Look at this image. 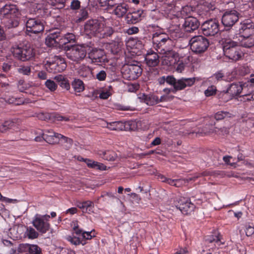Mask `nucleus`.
I'll use <instances>...</instances> for the list:
<instances>
[{"label":"nucleus","mask_w":254,"mask_h":254,"mask_svg":"<svg viewBox=\"0 0 254 254\" xmlns=\"http://www.w3.org/2000/svg\"><path fill=\"white\" fill-rule=\"evenodd\" d=\"M33 14L37 15V16H45L48 14L45 13L46 11L41 4H37L36 6L33 5V10H31Z\"/></svg>","instance_id":"e433bc0d"},{"label":"nucleus","mask_w":254,"mask_h":254,"mask_svg":"<svg viewBox=\"0 0 254 254\" xmlns=\"http://www.w3.org/2000/svg\"><path fill=\"white\" fill-rule=\"evenodd\" d=\"M241 40H240V46L245 48H250L254 45V39L250 36H241Z\"/></svg>","instance_id":"cd10ccee"},{"label":"nucleus","mask_w":254,"mask_h":254,"mask_svg":"<svg viewBox=\"0 0 254 254\" xmlns=\"http://www.w3.org/2000/svg\"><path fill=\"white\" fill-rule=\"evenodd\" d=\"M24 236L30 239H34L38 237V233L32 227H27Z\"/></svg>","instance_id":"4c0bfd02"},{"label":"nucleus","mask_w":254,"mask_h":254,"mask_svg":"<svg viewBox=\"0 0 254 254\" xmlns=\"http://www.w3.org/2000/svg\"><path fill=\"white\" fill-rule=\"evenodd\" d=\"M208 175V173L203 172L201 174L195 175L192 177H188L186 179H176L175 181V187H180L184 185H185L187 183H188L191 181H195L197 178L200 177V176H206Z\"/></svg>","instance_id":"5701e85b"},{"label":"nucleus","mask_w":254,"mask_h":254,"mask_svg":"<svg viewBox=\"0 0 254 254\" xmlns=\"http://www.w3.org/2000/svg\"><path fill=\"white\" fill-rule=\"evenodd\" d=\"M145 61L147 65L154 67L157 66L159 63V57L156 53L150 50L146 53Z\"/></svg>","instance_id":"6ab92c4d"},{"label":"nucleus","mask_w":254,"mask_h":254,"mask_svg":"<svg viewBox=\"0 0 254 254\" xmlns=\"http://www.w3.org/2000/svg\"><path fill=\"white\" fill-rule=\"evenodd\" d=\"M74 233L77 235H79L83 240H90L92 238L95 237L94 231H91L90 232L83 231L79 228L77 224L74 223L73 226Z\"/></svg>","instance_id":"aec40b11"},{"label":"nucleus","mask_w":254,"mask_h":254,"mask_svg":"<svg viewBox=\"0 0 254 254\" xmlns=\"http://www.w3.org/2000/svg\"><path fill=\"white\" fill-rule=\"evenodd\" d=\"M127 12V9L122 5H118L114 10V13L117 16H124Z\"/></svg>","instance_id":"37998d69"},{"label":"nucleus","mask_w":254,"mask_h":254,"mask_svg":"<svg viewBox=\"0 0 254 254\" xmlns=\"http://www.w3.org/2000/svg\"><path fill=\"white\" fill-rule=\"evenodd\" d=\"M28 244H21L16 250L12 249L11 254H28Z\"/></svg>","instance_id":"2f4dec72"},{"label":"nucleus","mask_w":254,"mask_h":254,"mask_svg":"<svg viewBox=\"0 0 254 254\" xmlns=\"http://www.w3.org/2000/svg\"><path fill=\"white\" fill-rule=\"evenodd\" d=\"M114 0H99L101 6L112 5Z\"/></svg>","instance_id":"774afa93"},{"label":"nucleus","mask_w":254,"mask_h":254,"mask_svg":"<svg viewBox=\"0 0 254 254\" xmlns=\"http://www.w3.org/2000/svg\"><path fill=\"white\" fill-rule=\"evenodd\" d=\"M202 30L205 35L214 36L219 31L218 22L215 19L206 21L202 24Z\"/></svg>","instance_id":"ddd939ff"},{"label":"nucleus","mask_w":254,"mask_h":254,"mask_svg":"<svg viewBox=\"0 0 254 254\" xmlns=\"http://www.w3.org/2000/svg\"><path fill=\"white\" fill-rule=\"evenodd\" d=\"M216 91V87L214 85H211L209 86L207 89L204 91V94L206 97H209L215 95Z\"/></svg>","instance_id":"de8ad7c7"},{"label":"nucleus","mask_w":254,"mask_h":254,"mask_svg":"<svg viewBox=\"0 0 254 254\" xmlns=\"http://www.w3.org/2000/svg\"><path fill=\"white\" fill-rule=\"evenodd\" d=\"M66 55L69 59L74 62H78L85 57L86 49L83 45H74L67 51Z\"/></svg>","instance_id":"0eeeda50"},{"label":"nucleus","mask_w":254,"mask_h":254,"mask_svg":"<svg viewBox=\"0 0 254 254\" xmlns=\"http://www.w3.org/2000/svg\"><path fill=\"white\" fill-rule=\"evenodd\" d=\"M200 25L195 17H186L183 27L186 32H190L197 29Z\"/></svg>","instance_id":"dca6fc26"},{"label":"nucleus","mask_w":254,"mask_h":254,"mask_svg":"<svg viewBox=\"0 0 254 254\" xmlns=\"http://www.w3.org/2000/svg\"><path fill=\"white\" fill-rule=\"evenodd\" d=\"M107 76L106 72L104 70H101L97 73L96 75V78L99 81H104Z\"/></svg>","instance_id":"bf43d9fd"},{"label":"nucleus","mask_w":254,"mask_h":254,"mask_svg":"<svg viewBox=\"0 0 254 254\" xmlns=\"http://www.w3.org/2000/svg\"><path fill=\"white\" fill-rule=\"evenodd\" d=\"M152 39L154 43L161 46L162 44H164L169 39V38L167 36L165 37L163 34L155 33L153 34Z\"/></svg>","instance_id":"7c9ffc66"},{"label":"nucleus","mask_w":254,"mask_h":254,"mask_svg":"<svg viewBox=\"0 0 254 254\" xmlns=\"http://www.w3.org/2000/svg\"><path fill=\"white\" fill-rule=\"evenodd\" d=\"M141 67L137 64L127 65L124 66L122 73L124 78L129 80H135L141 74Z\"/></svg>","instance_id":"1a4fd4ad"},{"label":"nucleus","mask_w":254,"mask_h":254,"mask_svg":"<svg viewBox=\"0 0 254 254\" xmlns=\"http://www.w3.org/2000/svg\"><path fill=\"white\" fill-rule=\"evenodd\" d=\"M184 88H185V86H184V83L183 78L176 80V83L174 87V89L175 92L178 90H183Z\"/></svg>","instance_id":"603ef678"},{"label":"nucleus","mask_w":254,"mask_h":254,"mask_svg":"<svg viewBox=\"0 0 254 254\" xmlns=\"http://www.w3.org/2000/svg\"><path fill=\"white\" fill-rule=\"evenodd\" d=\"M121 123L119 122H113L109 124H107V127L110 129V130H118L120 129V127H119Z\"/></svg>","instance_id":"6e6d98bb"},{"label":"nucleus","mask_w":254,"mask_h":254,"mask_svg":"<svg viewBox=\"0 0 254 254\" xmlns=\"http://www.w3.org/2000/svg\"><path fill=\"white\" fill-rule=\"evenodd\" d=\"M28 253L30 254H39L40 253V248L36 245L28 244Z\"/></svg>","instance_id":"49530a36"},{"label":"nucleus","mask_w":254,"mask_h":254,"mask_svg":"<svg viewBox=\"0 0 254 254\" xmlns=\"http://www.w3.org/2000/svg\"><path fill=\"white\" fill-rule=\"evenodd\" d=\"M161 59L163 65L168 66H173L182 58L179 54L173 50H161Z\"/></svg>","instance_id":"39448f33"},{"label":"nucleus","mask_w":254,"mask_h":254,"mask_svg":"<svg viewBox=\"0 0 254 254\" xmlns=\"http://www.w3.org/2000/svg\"><path fill=\"white\" fill-rule=\"evenodd\" d=\"M32 85L31 84H27V83H24L23 84H20V82H19V84L18 85V88H19V90L21 91V92H25L26 93H29V94H35V90H34V88H32L31 90H30V91H26V90H27L28 88H29L30 87H31Z\"/></svg>","instance_id":"a19ab883"},{"label":"nucleus","mask_w":254,"mask_h":254,"mask_svg":"<svg viewBox=\"0 0 254 254\" xmlns=\"http://www.w3.org/2000/svg\"><path fill=\"white\" fill-rule=\"evenodd\" d=\"M179 209L184 214H189L192 212L195 208L194 205L188 198H182L179 201Z\"/></svg>","instance_id":"2eb2a0df"},{"label":"nucleus","mask_w":254,"mask_h":254,"mask_svg":"<svg viewBox=\"0 0 254 254\" xmlns=\"http://www.w3.org/2000/svg\"><path fill=\"white\" fill-rule=\"evenodd\" d=\"M205 240L206 242H208L210 243H214L216 247H217L223 244V243H222L220 241V237L217 236H212L206 238Z\"/></svg>","instance_id":"79ce46f5"},{"label":"nucleus","mask_w":254,"mask_h":254,"mask_svg":"<svg viewBox=\"0 0 254 254\" xmlns=\"http://www.w3.org/2000/svg\"><path fill=\"white\" fill-rule=\"evenodd\" d=\"M177 64H178V65L176 69V71L178 72H180V73L182 72L184 70L185 68L186 67V63L185 61V60H181V59H180L179 60V62H177Z\"/></svg>","instance_id":"8fccbe9b"},{"label":"nucleus","mask_w":254,"mask_h":254,"mask_svg":"<svg viewBox=\"0 0 254 254\" xmlns=\"http://www.w3.org/2000/svg\"><path fill=\"white\" fill-rule=\"evenodd\" d=\"M84 30L87 35H96L100 34V37L110 36L113 32L111 28L104 26L103 23L99 22L97 19L88 20L85 24Z\"/></svg>","instance_id":"f03ea898"},{"label":"nucleus","mask_w":254,"mask_h":254,"mask_svg":"<svg viewBox=\"0 0 254 254\" xmlns=\"http://www.w3.org/2000/svg\"><path fill=\"white\" fill-rule=\"evenodd\" d=\"M189 44L191 51L196 54L204 52L209 46L207 39L202 36H194L190 40Z\"/></svg>","instance_id":"20e7f679"},{"label":"nucleus","mask_w":254,"mask_h":254,"mask_svg":"<svg viewBox=\"0 0 254 254\" xmlns=\"http://www.w3.org/2000/svg\"><path fill=\"white\" fill-rule=\"evenodd\" d=\"M5 103H8L9 104H13L14 105H21L24 103L22 99L18 98H15L14 97H11L8 99H6V98H0V107L3 106Z\"/></svg>","instance_id":"393cba45"},{"label":"nucleus","mask_w":254,"mask_h":254,"mask_svg":"<svg viewBox=\"0 0 254 254\" xmlns=\"http://www.w3.org/2000/svg\"><path fill=\"white\" fill-rule=\"evenodd\" d=\"M126 21L129 24H135L141 20L140 17H125Z\"/></svg>","instance_id":"4d7b16f0"},{"label":"nucleus","mask_w":254,"mask_h":254,"mask_svg":"<svg viewBox=\"0 0 254 254\" xmlns=\"http://www.w3.org/2000/svg\"><path fill=\"white\" fill-rule=\"evenodd\" d=\"M104 52L102 50H93L89 54V58L91 60L92 63L98 64L101 63L103 60Z\"/></svg>","instance_id":"4be33fe9"},{"label":"nucleus","mask_w":254,"mask_h":254,"mask_svg":"<svg viewBox=\"0 0 254 254\" xmlns=\"http://www.w3.org/2000/svg\"><path fill=\"white\" fill-rule=\"evenodd\" d=\"M11 52L15 58L22 61L30 60L35 55L33 48L29 45H25L22 47H13Z\"/></svg>","instance_id":"7ed1b4c3"},{"label":"nucleus","mask_w":254,"mask_h":254,"mask_svg":"<svg viewBox=\"0 0 254 254\" xmlns=\"http://www.w3.org/2000/svg\"><path fill=\"white\" fill-rule=\"evenodd\" d=\"M26 33L30 36H31L32 34L40 33L44 29L43 23L36 17L29 18L26 22Z\"/></svg>","instance_id":"9b49d317"},{"label":"nucleus","mask_w":254,"mask_h":254,"mask_svg":"<svg viewBox=\"0 0 254 254\" xmlns=\"http://www.w3.org/2000/svg\"><path fill=\"white\" fill-rule=\"evenodd\" d=\"M80 7V2L78 0H73L70 3V8L72 10H77Z\"/></svg>","instance_id":"052dcab7"},{"label":"nucleus","mask_w":254,"mask_h":254,"mask_svg":"<svg viewBox=\"0 0 254 254\" xmlns=\"http://www.w3.org/2000/svg\"><path fill=\"white\" fill-rule=\"evenodd\" d=\"M44 140L50 144L58 143L60 140L63 139L65 142L67 143L69 147L72 144V141L60 133L54 132L52 129H46L43 132Z\"/></svg>","instance_id":"6e6552de"},{"label":"nucleus","mask_w":254,"mask_h":254,"mask_svg":"<svg viewBox=\"0 0 254 254\" xmlns=\"http://www.w3.org/2000/svg\"><path fill=\"white\" fill-rule=\"evenodd\" d=\"M61 44L65 45L68 43L74 42L75 40V36L71 33H67L66 34H62L60 33Z\"/></svg>","instance_id":"c85d7f7f"},{"label":"nucleus","mask_w":254,"mask_h":254,"mask_svg":"<svg viewBox=\"0 0 254 254\" xmlns=\"http://www.w3.org/2000/svg\"><path fill=\"white\" fill-rule=\"evenodd\" d=\"M76 206L82 210L83 212L90 213L92 211L93 203L91 201H85L83 202H78L76 203Z\"/></svg>","instance_id":"a878e982"},{"label":"nucleus","mask_w":254,"mask_h":254,"mask_svg":"<svg viewBox=\"0 0 254 254\" xmlns=\"http://www.w3.org/2000/svg\"><path fill=\"white\" fill-rule=\"evenodd\" d=\"M2 22L8 28L16 27L19 24L18 17H2Z\"/></svg>","instance_id":"b1692460"},{"label":"nucleus","mask_w":254,"mask_h":254,"mask_svg":"<svg viewBox=\"0 0 254 254\" xmlns=\"http://www.w3.org/2000/svg\"><path fill=\"white\" fill-rule=\"evenodd\" d=\"M238 20V17H221V21L225 27L233 26Z\"/></svg>","instance_id":"473e14b6"},{"label":"nucleus","mask_w":254,"mask_h":254,"mask_svg":"<svg viewBox=\"0 0 254 254\" xmlns=\"http://www.w3.org/2000/svg\"><path fill=\"white\" fill-rule=\"evenodd\" d=\"M184 83V86L185 88L187 87H190L194 84L195 82V78H182Z\"/></svg>","instance_id":"5fc2aeb1"},{"label":"nucleus","mask_w":254,"mask_h":254,"mask_svg":"<svg viewBox=\"0 0 254 254\" xmlns=\"http://www.w3.org/2000/svg\"><path fill=\"white\" fill-rule=\"evenodd\" d=\"M139 30L137 27H131L130 28L126 29L125 32L128 34V35H132L136 34L138 32Z\"/></svg>","instance_id":"0e129e2a"},{"label":"nucleus","mask_w":254,"mask_h":254,"mask_svg":"<svg viewBox=\"0 0 254 254\" xmlns=\"http://www.w3.org/2000/svg\"><path fill=\"white\" fill-rule=\"evenodd\" d=\"M246 84L243 82L232 83L226 90L220 92V96L221 95L222 96H227V93H229L233 97L239 95L246 86Z\"/></svg>","instance_id":"f8f14e48"},{"label":"nucleus","mask_w":254,"mask_h":254,"mask_svg":"<svg viewBox=\"0 0 254 254\" xmlns=\"http://www.w3.org/2000/svg\"><path fill=\"white\" fill-rule=\"evenodd\" d=\"M111 95V93L108 90H104L102 91L99 94V97L101 99H106Z\"/></svg>","instance_id":"680f3d73"},{"label":"nucleus","mask_w":254,"mask_h":254,"mask_svg":"<svg viewBox=\"0 0 254 254\" xmlns=\"http://www.w3.org/2000/svg\"><path fill=\"white\" fill-rule=\"evenodd\" d=\"M174 98L173 96L169 95H164L159 98L158 103L159 102H168Z\"/></svg>","instance_id":"e2e57ef3"},{"label":"nucleus","mask_w":254,"mask_h":254,"mask_svg":"<svg viewBox=\"0 0 254 254\" xmlns=\"http://www.w3.org/2000/svg\"><path fill=\"white\" fill-rule=\"evenodd\" d=\"M222 45L224 55L229 59L237 61L244 56L237 42L231 39L223 38Z\"/></svg>","instance_id":"f257e3e1"},{"label":"nucleus","mask_w":254,"mask_h":254,"mask_svg":"<svg viewBox=\"0 0 254 254\" xmlns=\"http://www.w3.org/2000/svg\"><path fill=\"white\" fill-rule=\"evenodd\" d=\"M138 98L141 102L145 103L148 106H153L158 103L159 97L153 94H139Z\"/></svg>","instance_id":"f3484780"},{"label":"nucleus","mask_w":254,"mask_h":254,"mask_svg":"<svg viewBox=\"0 0 254 254\" xmlns=\"http://www.w3.org/2000/svg\"><path fill=\"white\" fill-rule=\"evenodd\" d=\"M50 5L56 6L57 8H60L64 6V4L62 0H46Z\"/></svg>","instance_id":"a18cd8bd"},{"label":"nucleus","mask_w":254,"mask_h":254,"mask_svg":"<svg viewBox=\"0 0 254 254\" xmlns=\"http://www.w3.org/2000/svg\"><path fill=\"white\" fill-rule=\"evenodd\" d=\"M230 114L227 112L220 111L216 113L214 116L216 120H220L223 119L225 117H230Z\"/></svg>","instance_id":"09e8293b"},{"label":"nucleus","mask_w":254,"mask_h":254,"mask_svg":"<svg viewBox=\"0 0 254 254\" xmlns=\"http://www.w3.org/2000/svg\"><path fill=\"white\" fill-rule=\"evenodd\" d=\"M45 85L51 91H55L57 88V85L55 82L50 79L45 82Z\"/></svg>","instance_id":"864d4df0"},{"label":"nucleus","mask_w":254,"mask_h":254,"mask_svg":"<svg viewBox=\"0 0 254 254\" xmlns=\"http://www.w3.org/2000/svg\"><path fill=\"white\" fill-rule=\"evenodd\" d=\"M58 82L60 86L64 89L68 90L70 89V84L66 78L62 75H59L55 77Z\"/></svg>","instance_id":"bb28decb"},{"label":"nucleus","mask_w":254,"mask_h":254,"mask_svg":"<svg viewBox=\"0 0 254 254\" xmlns=\"http://www.w3.org/2000/svg\"><path fill=\"white\" fill-rule=\"evenodd\" d=\"M224 77V74L222 70H219L212 75L209 78L208 81L213 83H216L218 81L222 80Z\"/></svg>","instance_id":"f704fd0d"},{"label":"nucleus","mask_w":254,"mask_h":254,"mask_svg":"<svg viewBox=\"0 0 254 254\" xmlns=\"http://www.w3.org/2000/svg\"><path fill=\"white\" fill-rule=\"evenodd\" d=\"M103 158L108 161H114L117 158V155L113 151H107L103 152Z\"/></svg>","instance_id":"ea45409f"},{"label":"nucleus","mask_w":254,"mask_h":254,"mask_svg":"<svg viewBox=\"0 0 254 254\" xmlns=\"http://www.w3.org/2000/svg\"><path fill=\"white\" fill-rule=\"evenodd\" d=\"M238 12L235 9H225L224 10V12L223 13V16H228V15H234V16H238Z\"/></svg>","instance_id":"69168bd1"},{"label":"nucleus","mask_w":254,"mask_h":254,"mask_svg":"<svg viewBox=\"0 0 254 254\" xmlns=\"http://www.w3.org/2000/svg\"><path fill=\"white\" fill-rule=\"evenodd\" d=\"M18 71L24 75H28L31 73V68L29 66L23 65L21 66L18 69Z\"/></svg>","instance_id":"3c124183"},{"label":"nucleus","mask_w":254,"mask_h":254,"mask_svg":"<svg viewBox=\"0 0 254 254\" xmlns=\"http://www.w3.org/2000/svg\"><path fill=\"white\" fill-rule=\"evenodd\" d=\"M50 218L49 215H41L36 214L33 220V225L38 231L45 233L49 229L50 224L48 221Z\"/></svg>","instance_id":"9d476101"},{"label":"nucleus","mask_w":254,"mask_h":254,"mask_svg":"<svg viewBox=\"0 0 254 254\" xmlns=\"http://www.w3.org/2000/svg\"><path fill=\"white\" fill-rule=\"evenodd\" d=\"M0 13L1 14L5 16L8 15L17 16L20 13L17 6L14 4H6L1 8Z\"/></svg>","instance_id":"412c9836"},{"label":"nucleus","mask_w":254,"mask_h":254,"mask_svg":"<svg viewBox=\"0 0 254 254\" xmlns=\"http://www.w3.org/2000/svg\"><path fill=\"white\" fill-rule=\"evenodd\" d=\"M66 239L68 241L74 245H78L80 244L84 245L85 244V242L81 239V238L79 235H77V236H69L67 237Z\"/></svg>","instance_id":"58836bf2"},{"label":"nucleus","mask_w":254,"mask_h":254,"mask_svg":"<svg viewBox=\"0 0 254 254\" xmlns=\"http://www.w3.org/2000/svg\"><path fill=\"white\" fill-rule=\"evenodd\" d=\"M78 72L80 76L83 77H88L91 75L92 69L88 66L82 65L79 67Z\"/></svg>","instance_id":"72a5a7b5"},{"label":"nucleus","mask_w":254,"mask_h":254,"mask_svg":"<svg viewBox=\"0 0 254 254\" xmlns=\"http://www.w3.org/2000/svg\"><path fill=\"white\" fill-rule=\"evenodd\" d=\"M254 33V23L250 19H247L241 23L239 34L241 36H251Z\"/></svg>","instance_id":"4468645a"},{"label":"nucleus","mask_w":254,"mask_h":254,"mask_svg":"<svg viewBox=\"0 0 254 254\" xmlns=\"http://www.w3.org/2000/svg\"><path fill=\"white\" fill-rule=\"evenodd\" d=\"M246 234L247 236H251L254 233V227L248 225L246 226Z\"/></svg>","instance_id":"338daca9"},{"label":"nucleus","mask_w":254,"mask_h":254,"mask_svg":"<svg viewBox=\"0 0 254 254\" xmlns=\"http://www.w3.org/2000/svg\"><path fill=\"white\" fill-rule=\"evenodd\" d=\"M45 65L47 70L52 73L62 72L66 67L64 60L58 56L51 61H47Z\"/></svg>","instance_id":"423d86ee"},{"label":"nucleus","mask_w":254,"mask_h":254,"mask_svg":"<svg viewBox=\"0 0 254 254\" xmlns=\"http://www.w3.org/2000/svg\"><path fill=\"white\" fill-rule=\"evenodd\" d=\"M72 86L75 92L79 93L84 89L83 82L79 79H75L72 83Z\"/></svg>","instance_id":"c9c22d12"},{"label":"nucleus","mask_w":254,"mask_h":254,"mask_svg":"<svg viewBox=\"0 0 254 254\" xmlns=\"http://www.w3.org/2000/svg\"><path fill=\"white\" fill-rule=\"evenodd\" d=\"M191 12H193L192 8L188 5L184 6L181 11L182 15L191 14Z\"/></svg>","instance_id":"13d9d810"},{"label":"nucleus","mask_w":254,"mask_h":254,"mask_svg":"<svg viewBox=\"0 0 254 254\" xmlns=\"http://www.w3.org/2000/svg\"><path fill=\"white\" fill-rule=\"evenodd\" d=\"M127 46H130L132 49L137 50H141L144 46L142 41L134 39H130L128 41Z\"/></svg>","instance_id":"c756f323"},{"label":"nucleus","mask_w":254,"mask_h":254,"mask_svg":"<svg viewBox=\"0 0 254 254\" xmlns=\"http://www.w3.org/2000/svg\"><path fill=\"white\" fill-rule=\"evenodd\" d=\"M60 32L56 31L50 33L46 38L45 43L49 47L62 45L60 43Z\"/></svg>","instance_id":"a211bd4d"},{"label":"nucleus","mask_w":254,"mask_h":254,"mask_svg":"<svg viewBox=\"0 0 254 254\" xmlns=\"http://www.w3.org/2000/svg\"><path fill=\"white\" fill-rule=\"evenodd\" d=\"M96 8L94 6H89L83 8L81 9V16H88V15L93 14L94 10Z\"/></svg>","instance_id":"c03bdc74"}]
</instances>
